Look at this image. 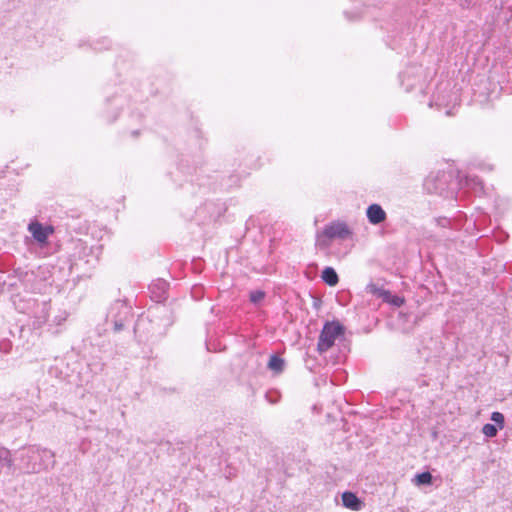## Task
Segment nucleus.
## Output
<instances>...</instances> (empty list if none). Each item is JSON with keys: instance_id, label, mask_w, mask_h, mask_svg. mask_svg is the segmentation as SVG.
<instances>
[{"instance_id": "1", "label": "nucleus", "mask_w": 512, "mask_h": 512, "mask_svg": "<svg viewBox=\"0 0 512 512\" xmlns=\"http://www.w3.org/2000/svg\"><path fill=\"white\" fill-rule=\"evenodd\" d=\"M21 469L26 473H38L54 464V455L47 449L30 447L20 453Z\"/></svg>"}, {"instance_id": "2", "label": "nucleus", "mask_w": 512, "mask_h": 512, "mask_svg": "<svg viewBox=\"0 0 512 512\" xmlns=\"http://www.w3.org/2000/svg\"><path fill=\"white\" fill-rule=\"evenodd\" d=\"M352 232L346 223L336 221L332 222L317 233L316 245L320 248H327L334 239L345 240L351 236Z\"/></svg>"}, {"instance_id": "3", "label": "nucleus", "mask_w": 512, "mask_h": 512, "mask_svg": "<svg viewBox=\"0 0 512 512\" xmlns=\"http://www.w3.org/2000/svg\"><path fill=\"white\" fill-rule=\"evenodd\" d=\"M344 332L343 326L337 322H327L323 326L320 333L317 349L320 353L328 351L334 344L336 339Z\"/></svg>"}, {"instance_id": "4", "label": "nucleus", "mask_w": 512, "mask_h": 512, "mask_svg": "<svg viewBox=\"0 0 512 512\" xmlns=\"http://www.w3.org/2000/svg\"><path fill=\"white\" fill-rule=\"evenodd\" d=\"M28 231L31 233L36 242H38L40 245H45L48 238L54 233V228L50 225L44 226L37 221H32L28 225Z\"/></svg>"}, {"instance_id": "5", "label": "nucleus", "mask_w": 512, "mask_h": 512, "mask_svg": "<svg viewBox=\"0 0 512 512\" xmlns=\"http://www.w3.org/2000/svg\"><path fill=\"white\" fill-rule=\"evenodd\" d=\"M491 420L495 422L496 425L487 423L482 427V433L488 438L495 437L498 430H502L505 424L504 415L500 412H493L491 414Z\"/></svg>"}, {"instance_id": "6", "label": "nucleus", "mask_w": 512, "mask_h": 512, "mask_svg": "<svg viewBox=\"0 0 512 512\" xmlns=\"http://www.w3.org/2000/svg\"><path fill=\"white\" fill-rule=\"evenodd\" d=\"M369 222L373 225L380 224L386 219V213L378 204H372L366 211Z\"/></svg>"}, {"instance_id": "7", "label": "nucleus", "mask_w": 512, "mask_h": 512, "mask_svg": "<svg viewBox=\"0 0 512 512\" xmlns=\"http://www.w3.org/2000/svg\"><path fill=\"white\" fill-rule=\"evenodd\" d=\"M343 506L352 510L360 511L364 507V503L353 492L346 491L342 493Z\"/></svg>"}, {"instance_id": "8", "label": "nucleus", "mask_w": 512, "mask_h": 512, "mask_svg": "<svg viewBox=\"0 0 512 512\" xmlns=\"http://www.w3.org/2000/svg\"><path fill=\"white\" fill-rule=\"evenodd\" d=\"M322 279L329 286H335L339 281L338 275L332 267H326L322 271Z\"/></svg>"}, {"instance_id": "9", "label": "nucleus", "mask_w": 512, "mask_h": 512, "mask_svg": "<svg viewBox=\"0 0 512 512\" xmlns=\"http://www.w3.org/2000/svg\"><path fill=\"white\" fill-rule=\"evenodd\" d=\"M366 292L369 294H372L378 298H381L384 302L389 297V293H390L389 291H387L381 287H378L374 283H370L366 286Z\"/></svg>"}, {"instance_id": "10", "label": "nucleus", "mask_w": 512, "mask_h": 512, "mask_svg": "<svg viewBox=\"0 0 512 512\" xmlns=\"http://www.w3.org/2000/svg\"><path fill=\"white\" fill-rule=\"evenodd\" d=\"M285 362L282 358H279L275 355L270 357V360L268 362V367L270 370L280 373L284 369Z\"/></svg>"}, {"instance_id": "11", "label": "nucleus", "mask_w": 512, "mask_h": 512, "mask_svg": "<svg viewBox=\"0 0 512 512\" xmlns=\"http://www.w3.org/2000/svg\"><path fill=\"white\" fill-rule=\"evenodd\" d=\"M432 475L430 472H423L420 474L415 475L413 479V483L417 486L420 485H430L432 484Z\"/></svg>"}, {"instance_id": "12", "label": "nucleus", "mask_w": 512, "mask_h": 512, "mask_svg": "<svg viewBox=\"0 0 512 512\" xmlns=\"http://www.w3.org/2000/svg\"><path fill=\"white\" fill-rule=\"evenodd\" d=\"M156 288H157V291H159V293L155 296V298L157 301H160L164 298L165 291H166V283L163 281H159L157 283L152 284L150 286L152 293H155L154 289H156Z\"/></svg>"}, {"instance_id": "13", "label": "nucleus", "mask_w": 512, "mask_h": 512, "mask_svg": "<svg viewBox=\"0 0 512 512\" xmlns=\"http://www.w3.org/2000/svg\"><path fill=\"white\" fill-rule=\"evenodd\" d=\"M265 297V294L261 290H255L250 293V301L254 304H259Z\"/></svg>"}, {"instance_id": "14", "label": "nucleus", "mask_w": 512, "mask_h": 512, "mask_svg": "<svg viewBox=\"0 0 512 512\" xmlns=\"http://www.w3.org/2000/svg\"><path fill=\"white\" fill-rule=\"evenodd\" d=\"M385 302L392 304L393 306L400 307L401 305H403L404 299L399 296L392 295L391 293H389V297L386 299Z\"/></svg>"}, {"instance_id": "15", "label": "nucleus", "mask_w": 512, "mask_h": 512, "mask_svg": "<svg viewBox=\"0 0 512 512\" xmlns=\"http://www.w3.org/2000/svg\"><path fill=\"white\" fill-rule=\"evenodd\" d=\"M473 0H463L461 3L462 6H469L472 3Z\"/></svg>"}]
</instances>
